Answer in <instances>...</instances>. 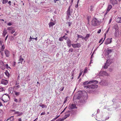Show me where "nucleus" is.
I'll list each match as a JSON object with an SVG mask.
<instances>
[{
    "mask_svg": "<svg viewBox=\"0 0 121 121\" xmlns=\"http://www.w3.org/2000/svg\"><path fill=\"white\" fill-rule=\"evenodd\" d=\"M23 60H24L23 59V58H22V56L21 55L20 56V57L19 60L20 61H21V62H22V61H23Z\"/></svg>",
    "mask_w": 121,
    "mask_h": 121,
    "instance_id": "cd10ccee",
    "label": "nucleus"
},
{
    "mask_svg": "<svg viewBox=\"0 0 121 121\" xmlns=\"http://www.w3.org/2000/svg\"><path fill=\"white\" fill-rule=\"evenodd\" d=\"M8 1V0H3L2 3L3 4H6Z\"/></svg>",
    "mask_w": 121,
    "mask_h": 121,
    "instance_id": "c85d7f7f",
    "label": "nucleus"
},
{
    "mask_svg": "<svg viewBox=\"0 0 121 121\" xmlns=\"http://www.w3.org/2000/svg\"><path fill=\"white\" fill-rule=\"evenodd\" d=\"M67 107H65V108L64 109V110L62 111V112H63L64 111H65V110L66 108Z\"/></svg>",
    "mask_w": 121,
    "mask_h": 121,
    "instance_id": "e2e57ef3",
    "label": "nucleus"
},
{
    "mask_svg": "<svg viewBox=\"0 0 121 121\" xmlns=\"http://www.w3.org/2000/svg\"><path fill=\"white\" fill-rule=\"evenodd\" d=\"M14 113L18 115V116H20L23 114L22 112H14Z\"/></svg>",
    "mask_w": 121,
    "mask_h": 121,
    "instance_id": "a211bd4d",
    "label": "nucleus"
},
{
    "mask_svg": "<svg viewBox=\"0 0 121 121\" xmlns=\"http://www.w3.org/2000/svg\"><path fill=\"white\" fill-rule=\"evenodd\" d=\"M98 81H92L88 82V81H87L83 83V85H85L88 84H90L92 83L96 84L98 83Z\"/></svg>",
    "mask_w": 121,
    "mask_h": 121,
    "instance_id": "7ed1b4c3",
    "label": "nucleus"
},
{
    "mask_svg": "<svg viewBox=\"0 0 121 121\" xmlns=\"http://www.w3.org/2000/svg\"><path fill=\"white\" fill-rule=\"evenodd\" d=\"M112 61L108 59L107 60L106 63L104 64L103 68L104 69H106L108 68V66L111 63Z\"/></svg>",
    "mask_w": 121,
    "mask_h": 121,
    "instance_id": "20e7f679",
    "label": "nucleus"
},
{
    "mask_svg": "<svg viewBox=\"0 0 121 121\" xmlns=\"http://www.w3.org/2000/svg\"><path fill=\"white\" fill-rule=\"evenodd\" d=\"M94 6H91L90 7L91 9H90V11H93V8H94Z\"/></svg>",
    "mask_w": 121,
    "mask_h": 121,
    "instance_id": "7c9ffc66",
    "label": "nucleus"
},
{
    "mask_svg": "<svg viewBox=\"0 0 121 121\" xmlns=\"http://www.w3.org/2000/svg\"><path fill=\"white\" fill-rule=\"evenodd\" d=\"M70 12V6L68 8L66 13L67 16L69 18V17L71 15Z\"/></svg>",
    "mask_w": 121,
    "mask_h": 121,
    "instance_id": "4468645a",
    "label": "nucleus"
},
{
    "mask_svg": "<svg viewBox=\"0 0 121 121\" xmlns=\"http://www.w3.org/2000/svg\"><path fill=\"white\" fill-rule=\"evenodd\" d=\"M90 37V35L89 34H87L85 37H84V39L86 41Z\"/></svg>",
    "mask_w": 121,
    "mask_h": 121,
    "instance_id": "f3484780",
    "label": "nucleus"
},
{
    "mask_svg": "<svg viewBox=\"0 0 121 121\" xmlns=\"http://www.w3.org/2000/svg\"><path fill=\"white\" fill-rule=\"evenodd\" d=\"M120 20L119 21V22H119V23H121V17H120Z\"/></svg>",
    "mask_w": 121,
    "mask_h": 121,
    "instance_id": "69168bd1",
    "label": "nucleus"
},
{
    "mask_svg": "<svg viewBox=\"0 0 121 121\" xmlns=\"http://www.w3.org/2000/svg\"><path fill=\"white\" fill-rule=\"evenodd\" d=\"M109 29H110V28L109 27L108 28V29L107 30L106 32V33H107L108 32V31H109Z\"/></svg>",
    "mask_w": 121,
    "mask_h": 121,
    "instance_id": "3c124183",
    "label": "nucleus"
},
{
    "mask_svg": "<svg viewBox=\"0 0 121 121\" xmlns=\"http://www.w3.org/2000/svg\"><path fill=\"white\" fill-rule=\"evenodd\" d=\"M116 22H118L119 23V21H120V17H118L116 19Z\"/></svg>",
    "mask_w": 121,
    "mask_h": 121,
    "instance_id": "c9c22d12",
    "label": "nucleus"
},
{
    "mask_svg": "<svg viewBox=\"0 0 121 121\" xmlns=\"http://www.w3.org/2000/svg\"><path fill=\"white\" fill-rule=\"evenodd\" d=\"M71 112H72V111H68L65 113V118H66L69 116L70 113Z\"/></svg>",
    "mask_w": 121,
    "mask_h": 121,
    "instance_id": "9b49d317",
    "label": "nucleus"
},
{
    "mask_svg": "<svg viewBox=\"0 0 121 121\" xmlns=\"http://www.w3.org/2000/svg\"><path fill=\"white\" fill-rule=\"evenodd\" d=\"M54 0L55 3H56L57 1H60L59 0Z\"/></svg>",
    "mask_w": 121,
    "mask_h": 121,
    "instance_id": "4d7b16f0",
    "label": "nucleus"
},
{
    "mask_svg": "<svg viewBox=\"0 0 121 121\" xmlns=\"http://www.w3.org/2000/svg\"><path fill=\"white\" fill-rule=\"evenodd\" d=\"M64 120V119H62L61 118L58 119L56 121H63Z\"/></svg>",
    "mask_w": 121,
    "mask_h": 121,
    "instance_id": "f704fd0d",
    "label": "nucleus"
},
{
    "mask_svg": "<svg viewBox=\"0 0 121 121\" xmlns=\"http://www.w3.org/2000/svg\"><path fill=\"white\" fill-rule=\"evenodd\" d=\"M12 27H8V28H7L8 30H12Z\"/></svg>",
    "mask_w": 121,
    "mask_h": 121,
    "instance_id": "37998d69",
    "label": "nucleus"
},
{
    "mask_svg": "<svg viewBox=\"0 0 121 121\" xmlns=\"http://www.w3.org/2000/svg\"><path fill=\"white\" fill-rule=\"evenodd\" d=\"M101 31V29H99L97 32V33L98 34L100 33Z\"/></svg>",
    "mask_w": 121,
    "mask_h": 121,
    "instance_id": "49530a36",
    "label": "nucleus"
},
{
    "mask_svg": "<svg viewBox=\"0 0 121 121\" xmlns=\"http://www.w3.org/2000/svg\"><path fill=\"white\" fill-rule=\"evenodd\" d=\"M8 35H7L6 36V37H5V40H7V38H8Z\"/></svg>",
    "mask_w": 121,
    "mask_h": 121,
    "instance_id": "0e129e2a",
    "label": "nucleus"
},
{
    "mask_svg": "<svg viewBox=\"0 0 121 121\" xmlns=\"http://www.w3.org/2000/svg\"><path fill=\"white\" fill-rule=\"evenodd\" d=\"M100 84L104 86H107L108 84V81L106 80H103L99 82Z\"/></svg>",
    "mask_w": 121,
    "mask_h": 121,
    "instance_id": "39448f33",
    "label": "nucleus"
},
{
    "mask_svg": "<svg viewBox=\"0 0 121 121\" xmlns=\"http://www.w3.org/2000/svg\"><path fill=\"white\" fill-rule=\"evenodd\" d=\"M112 18H111L109 20V23L110 24L111 22L112 21Z\"/></svg>",
    "mask_w": 121,
    "mask_h": 121,
    "instance_id": "864d4df0",
    "label": "nucleus"
},
{
    "mask_svg": "<svg viewBox=\"0 0 121 121\" xmlns=\"http://www.w3.org/2000/svg\"><path fill=\"white\" fill-rule=\"evenodd\" d=\"M60 115H59L57 116L56 117L54 118L52 120V121H54L55 120H56V119L57 118H58V117H59Z\"/></svg>",
    "mask_w": 121,
    "mask_h": 121,
    "instance_id": "2f4dec72",
    "label": "nucleus"
},
{
    "mask_svg": "<svg viewBox=\"0 0 121 121\" xmlns=\"http://www.w3.org/2000/svg\"><path fill=\"white\" fill-rule=\"evenodd\" d=\"M15 65H16V62H14L13 65V66H15Z\"/></svg>",
    "mask_w": 121,
    "mask_h": 121,
    "instance_id": "338daca9",
    "label": "nucleus"
},
{
    "mask_svg": "<svg viewBox=\"0 0 121 121\" xmlns=\"http://www.w3.org/2000/svg\"><path fill=\"white\" fill-rule=\"evenodd\" d=\"M87 68L86 67H85V68L84 70V73H86L87 72Z\"/></svg>",
    "mask_w": 121,
    "mask_h": 121,
    "instance_id": "c756f323",
    "label": "nucleus"
},
{
    "mask_svg": "<svg viewBox=\"0 0 121 121\" xmlns=\"http://www.w3.org/2000/svg\"><path fill=\"white\" fill-rule=\"evenodd\" d=\"M11 2L10 1H9L8 3L9 4V5L10 6L11 5Z\"/></svg>",
    "mask_w": 121,
    "mask_h": 121,
    "instance_id": "6e6d98bb",
    "label": "nucleus"
},
{
    "mask_svg": "<svg viewBox=\"0 0 121 121\" xmlns=\"http://www.w3.org/2000/svg\"><path fill=\"white\" fill-rule=\"evenodd\" d=\"M5 54L7 57H9L10 55L9 51L6 50H5L4 51Z\"/></svg>",
    "mask_w": 121,
    "mask_h": 121,
    "instance_id": "dca6fc26",
    "label": "nucleus"
},
{
    "mask_svg": "<svg viewBox=\"0 0 121 121\" xmlns=\"http://www.w3.org/2000/svg\"><path fill=\"white\" fill-rule=\"evenodd\" d=\"M14 101H15V102H18V100L16 99V98H15L14 99Z\"/></svg>",
    "mask_w": 121,
    "mask_h": 121,
    "instance_id": "603ef678",
    "label": "nucleus"
},
{
    "mask_svg": "<svg viewBox=\"0 0 121 121\" xmlns=\"http://www.w3.org/2000/svg\"><path fill=\"white\" fill-rule=\"evenodd\" d=\"M66 43L68 47H70L71 45H72V44H71V41L69 39H68L66 40Z\"/></svg>",
    "mask_w": 121,
    "mask_h": 121,
    "instance_id": "1a4fd4ad",
    "label": "nucleus"
},
{
    "mask_svg": "<svg viewBox=\"0 0 121 121\" xmlns=\"http://www.w3.org/2000/svg\"><path fill=\"white\" fill-rule=\"evenodd\" d=\"M99 21L96 18H93L91 21V25L92 26H95L97 25Z\"/></svg>",
    "mask_w": 121,
    "mask_h": 121,
    "instance_id": "f257e3e1",
    "label": "nucleus"
},
{
    "mask_svg": "<svg viewBox=\"0 0 121 121\" xmlns=\"http://www.w3.org/2000/svg\"><path fill=\"white\" fill-rule=\"evenodd\" d=\"M112 68H110L109 69V71L110 72H112Z\"/></svg>",
    "mask_w": 121,
    "mask_h": 121,
    "instance_id": "5fc2aeb1",
    "label": "nucleus"
},
{
    "mask_svg": "<svg viewBox=\"0 0 121 121\" xmlns=\"http://www.w3.org/2000/svg\"><path fill=\"white\" fill-rule=\"evenodd\" d=\"M110 2L112 3V4L113 5L116 3V1L115 0H110Z\"/></svg>",
    "mask_w": 121,
    "mask_h": 121,
    "instance_id": "4be33fe9",
    "label": "nucleus"
},
{
    "mask_svg": "<svg viewBox=\"0 0 121 121\" xmlns=\"http://www.w3.org/2000/svg\"><path fill=\"white\" fill-rule=\"evenodd\" d=\"M82 74V72H80L79 74V75L78 78V79H79L81 76Z\"/></svg>",
    "mask_w": 121,
    "mask_h": 121,
    "instance_id": "58836bf2",
    "label": "nucleus"
},
{
    "mask_svg": "<svg viewBox=\"0 0 121 121\" xmlns=\"http://www.w3.org/2000/svg\"><path fill=\"white\" fill-rule=\"evenodd\" d=\"M87 19L88 21V25H89V17H88L87 18Z\"/></svg>",
    "mask_w": 121,
    "mask_h": 121,
    "instance_id": "4c0bfd02",
    "label": "nucleus"
},
{
    "mask_svg": "<svg viewBox=\"0 0 121 121\" xmlns=\"http://www.w3.org/2000/svg\"><path fill=\"white\" fill-rule=\"evenodd\" d=\"M39 105L40 106L42 107V108H44L47 107V106L46 105L43 104L42 103H40L39 104Z\"/></svg>",
    "mask_w": 121,
    "mask_h": 121,
    "instance_id": "6ab92c4d",
    "label": "nucleus"
},
{
    "mask_svg": "<svg viewBox=\"0 0 121 121\" xmlns=\"http://www.w3.org/2000/svg\"><path fill=\"white\" fill-rule=\"evenodd\" d=\"M33 39H35L36 41H37V37H36L35 38H33Z\"/></svg>",
    "mask_w": 121,
    "mask_h": 121,
    "instance_id": "13d9d810",
    "label": "nucleus"
},
{
    "mask_svg": "<svg viewBox=\"0 0 121 121\" xmlns=\"http://www.w3.org/2000/svg\"><path fill=\"white\" fill-rule=\"evenodd\" d=\"M15 30L14 29L12 30H11V34H13L15 32Z\"/></svg>",
    "mask_w": 121,
    "mask_h": 121,
    "instance_id": "72a5a7b5",
    "label": "nucleus"
},
{
    "mask_svg": "<svg viewBox=\"0 0 121 121\" xmlns=\"http://www.w3.org/2000/svg\"><path fill=\"white\" fill-rule=\"evenodd\" d=\"M63 39H64V38H63V37H61L60 38H59V40L60 41H62L63 40Z\"/></svg>",
    "mask_w": 121,
    "mask_h": 121,
    "instance_id": "473e14b6",
    "label": "nucleus"
},
{
    "mask_svg": "<svg viewBox=\"0 0 121 121\" xmlns=\"http://www.w3.org/2000/svg\"><path fill=\"white\" fill-rule=\"evenodd\" d=\"M114 28L117 31L118 29V26L117 25H115L114 26Z\"/></svg>",
    "mask_w": 121,
    "mask_h": 121,
    "instance_id": "5701e85b",
    "label": "nucleus"
},
{
    "mask_svg": "<svg viewBox=\"0 0 121 121\" xmlns=\"http://www.w3.org/2000/svg\"><path fill=\"white\" fill-rule=\"evenodd\" d=\"M16 87L18 88L20 87V86L19 85H17L16 86Z\"/></svg>",
    "mask_w": 121,
    "mask_h": 121,
    "instance_id": "052dcab7",
    "label": "nucleus"
},
{
    "mask_svg": "<svg viewBox=\"0 0 121 121\" xmlns=\"http://www.w3.org/2000/svg\"><path fill=\"white\" fill-rule=\"evenodd\" d=\"M2 47L0 49V52H1V51H4V48H5V46L3 45H2Z\"/></svg>",
    "mask_w": 121,
    "mask_h": 121,
    "instance_id": "b1692460",
    "label": "nucleus"
},
{
    "mask_svg": "<svg viewBox=\"0 0 121 121\" xmlns=\"http://www.w3.org/2000/svg\"><path fill=\"white\" fill-rule=\"evenodd\" d=\"M8 83V81L5 79H2L1 81V83L4 85H6Z\"/></svg>",
    "mask_w": 121,
    "mask_h": 121,
    "instance_id": "f8f14e48",
    "label": "nucleus"
},
{
    "mask_svg": "<svg viewBox=\"0 0 121 121\" xmlns=\"http://www.w3.org/2000/svg\"><path fill=\"white\" fill-rule=\"evenodd\" d=\"M64 87H61L60 88V91H63L64 89Z\"/></svg>",
    "mask_w": 121,
    "mask_h": 121,
    "instance_id": "a19ab883",
    "label": "nucleus"
},
{
    "mask_svg": "<svg viewBox=\"0 0 121 121\" xmlns=\"http://www.w3.org/2000/svg\"><path fill=\"white\" fill-rule=\"evenodd\" d=\"M19 99V101H18L19 103H20L21 102V98H19V99Z\"/></svg>",
    "mask_w": 121,
    "mask_h": 121,
    "instance_id": "de8ad7c7",
    "label": "nucleus"
},
{
    "mask_svg": "<svg viewBox=\"0 0 121 121\" xmlns=\"http://www.w3.org/2000/svg\"><path fill=\"white\" fill-rule=\"evenodd\" d=\"M7 24L8 26H11L12 25V24L11 22H9Z\"/></svg>",
    "mask_w": 121,
    "mask_h": 121,
    "instance_id": "c03bdc74",
    "label": "nucleus"
},
{
    "mask_svg": "<svg viewBox=\"0 0 121 121\" xmlns=\"http://www.w3.org/2000/svg\"><path fill=\"white\" fill-rule=\"evenodd\" d=\"M73 51V49L72 48H70L68 51V52L69 53L72 52Z\"/></svg>",
    "mask_w": 121,
    "mask_h": 121,
    "instance_id": "393cba45",
    "label": "nucleus"
},
{
    "mask_svg": "<svg viewBox=\"0 0 121 121\" xmlns=\"http://www.w3.org/2000/svg\"><path fill=\"white\" fill-rule=\"evenodd\" d=\"M67 99L66 98L65 99V100L63 102V104H65L67 101Z\"/></svg>",
    "mask_w": 121,
    "mask_h": 121,
    "instance_id": "ea45409f",
    "label": "nucleus"
},
{
    "mask_svg": "<svg viewBox=\"0 0 121 121\" xmlns=\"http://www.w3.org/2000/svg\"><path fill=\"white\" fill-rule=\"evenodd\" d=\"M77 94H78V95L76 97V96L75 97H76V99H79L81 98L82 95V92H81L78 91L77 93Z\"/></svg>",
    "mask_w": 121,
    "mask_h": 121,
    "instance_id": "9d476101",
    "label": "nucleus"
},
{
    "mask_svg": "<svg viewBox=\"0 0 121 121\" xmlns=\"http://www.w3.org/2000/svg\"><path fill=\"white\" fill-rule=\"evenodd\" d=\"M64 39L65 40H67L68 39H69L68 37H65V38H64Z\"/></svg>",
    "mask_w": 121,
    "mask_h": 121,
    "instance_id": "8fccbe9b",
    "label": "nucleus"
},
{
    "mask_svg": "<svg viewBox=\"0 0 121 121\" xmlns=\"http://www.w3.org/2000/svg\"><path fill=\"white\" fill-rule=\"evenodd\" d=\"M55 24V23L54 22H50L49 23V27L52 26L54 25Z\"/></svg>",
    "mask_w": 121,
    "mask_h": 121,
    "instance_id": "412c9836",
    "label": "nucleus"
},
{
    "mask_svg": "<svg viewBox=\"0 0 121 121\" xmlns=\"http://www.w3.org/2000/svg\"><path fill=\"white\" fill-rule=\"evenodd\" d=\"M98 86L96 84H91L88 85L87 86H85V88H90L91 89H94L97 88Z\"/></svg>",
    "mask_w": 121,
    "mask_h": 121,
    "instance_id": "f03ea898",
    "label": "nucleus"
},
{
    "mask_svg": "<svg viewBox=\"0 0 121 121\" xmlns=\"http://www.w3.org/2000/svg\"><path fill=\"white\" fill-rule=\"evenodd\" d=\"M38 120V118H36L35 120H34L33 121H37Z\"/></svg>",
    "mask_w": 121,
    "mask_h": 121,
    "instance_id": "774afa93",
    "label": "nucleus"
},
{
    "mask_svg": "<svg viewBox=\"0 0 121 121\" xmlns=\"http://www.w3.org/2000/svg\"><path fill=\"white\" fill-rule=\"evenodd\" d=\"M72 47L74 48H79L81 46V44L79 43H77L76 44H72Z\"/></svg>",
    "mask_w": 121,
    "mask_h": 121,
    "instance_id": "423d86ee",
    "label": "nucleus"
},
{
    "mask_svg": "<svg viewBox=\"0 0 121 121\" xmlns=\"http://www.w3.org/2000/svg\"><path fill=\"white\" fill-rule=\"evenodd\" d=\"M17 121H22V120L21 118H19L18 119Z\"/></svg>",
    "mask_w": 121,
    "mask_h": 121,
    "instance_id": "680f3d73",
    "label": "nucleus"
},
{
    "mask_svg": "<svg viewBox=\"0 0 121 121\" xmlns=\"http://www.w3.org/2000/svg\"><path fill=\"white\" fill-rule=\"evenodd\" d=\"M68 26H70L71 25L72 23L70 22H68Z\"/></svg>",
    "mask_w": 121,
    "mask_h": 121,
    "instance_id": "a18cd8bd",
    "label": "nucleus"
},
{
    "mask_svg": "<svg viewBox=\"0 0 121 121\" xmlns=\"http://www.w3.org/2000/svg\"><path fill=\"white\" fill-rule=\"evenodd\" d=\"M45 112H42L41 114V115H45Z\"/></svg>",
    "mask_w": 121,
    "mask_h": 121,
    "instance_id": "09e8293b",
    "label": "nucleus"
},
{
    "mask_svg": "<svg viewBox=\"0 0 121 121\" xmlns=\"http://www.w3.org/2000/svg\"><path fill=\"white\" fill-rule=\"evenodd\" d=\"M68 108L69 109H73L77 108L76 107L75 104H72L69 105Z\"/></svg>",
    "mask_w": 121,
    "mask_h": 121,
    "instance_id": "6e6552de",
    "label": "nucleus"
},
{
    "mask_svg": "<svg viewBox=\"0 0 121 121\" xmlns=\"http://www.w3.org/2000/svg\"><path fill=\"white\" fill-rule=\"evenodd\" d=\"M14 92L15 95L16 96H19L20 95V92H17L16 91H14Z\"/></svg>",
    "mask_w": 121,
    "mask_h": 121,
    "instance_id": "aec40b11",
    "label": "nucleus"
},
{
    "mask_svg": "<svg viewBox=\"0 0 121 121\" xmlns=\"http://www.w3.org/2000/svg\"><path fill=\"white\" fill-rule=\"evenodd\" d=\"M5 95H6L7 96H8V97L9 98V95L7 93L5 94Z\"/></svg>",
    "mask_w": 121,
    "mask_h": 121,
    "instance_id": "bf43d9fd",
    "label": "nucleus"
},
{
    "mask_svg": "<svg viewBox=\"0 0 121 121\" xmlns=\"http://www.w3.org/2000/svg\"><path fill=\"white\" fill-rule=\"evenodd\" d=\"M5 66L7 68H9L10 69H11V68L10 67L8 66V64H6L5 65Z\"/></svg>",
    "mask_w": 121,
    "mask_h": 121,
    "instance_id": "79ce46f5",
    "label": "nucleus"
},
{
    "mask_svg": "<svg viewBox=\"0 0 121 121\" xmlns=\"http://www.w3.org/2000/svg\"><path fill=\"white\" fill-rule=\"evenodd\" d=\"M12 89V87H10L9 88V91H10V93H12L13 92L12 91V92H11V90Z\"/></svg>",
    "mask_w": 121,
    "mask_h": 121,
    "instance_id": "e433bc0d",
    "label": "nucleus"
},
{
    "mask_svg": "<svg viewBox=\"0 0 121 121\" xmlns=\"http://www.w3.org/2000/svg\"><path fill=\"white\" fill-rule=\"evenodd\" d=\"M112 38H108L107 39L105 42V44L107 45L110 43L112 42Z\"/></svg>",
    "mask_w": 121,
    "mask_h": 121,
    "instance_id": "ddd939ff",
    "label": "nucleus"
},
{
    "mask_svg": "<svg viewBox=\"0 0 121 121\" xmlns=\"http://www.w3.org/2000/svg\"><path fill=\"white\" fill-rule=\"evenodd\" d=\"M103 38H102L99 41V43H100L103 40V41L102 42V43H101L100 44V45L101 44H102V43H103V41H104V39H104L103 40Z\"/></svg>",
    "mask_w": 121,
    "mask_h": 121,
    "instance_id": "bb28decb",
    "label": "nucleus"
},
{
    "mask_svg": "<svg viewBox=\"0 0 121 121\" xmlns=\"http://www.w3.org/2000/svg\"><path fill=\"white\" fill-rule=\"evenodd\" d=\"M77 37H78V38H82L83 39H84V37L81 35H78Z\"/></svg>",
    "mask_w": 121,
    "mask_h": 121,
    "instance_id": "a878e982",
    "label": "nucleus"
},
{
    "mask_svg": "<svg viewBox=\"0 0 121 121\" xmlns=\"http://www.w3.org/2000/svg\"><path fill=\"white\" fill-rule=\"evenodd\" d=\"M112 50L109 49H107V51L105 53V55L106 57H109L110 56L109 54L111 53Z\"/></svg>",
    "mask_w": 121,
    "mask_h": 121,
    "instance_id": "0eeeda50",
    "label": "nucleus"
},
{
    "mask_svg": "<svg viewBox=\"0 0 121 121\" xmlns=\"http://www.w3.org/2000/svg\"><path fill=\"white\" fill-rule=\"evenodd\" d=\"M112 8V6L110 5H109L107 8V9L106 13H105V14H107V13L109 12V11L110 10V9Z\"/></svg>",
    "mask_w": 121,
    "mask_h": 121,
    "instance_id": "2eb2a0df",
    "label": "nucleus"
}]
</instances>
